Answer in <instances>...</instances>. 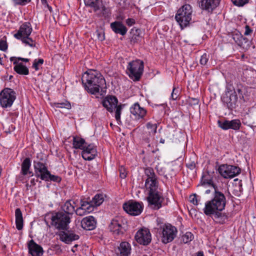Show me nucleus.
<instances>
[{"instance_id": "obj_1", "label": "nucleus", "mask_w": 256, "mask_h": 256, "mask_svg": "<svg viewBox=\"0 0 256 256\" xmlns=\"http://www.w3.org/2000/svg\"><path fill=\"white\" fill-rule=\"evenodd\" d=\"M226 205V198L222 192H216L212 198L206 201L203 209L204 214L206 216H212L213 220L220 224H224L228 220L226 213L222 212Z\"/></svg>"}, {"instance_id": "obj_2", "label": "nucleus", "mask_w": 256, "mask_h": 256, "mask_svg": "<svg viewBox=\"0 0 256 256\" xmlns=\"http://www.w3.org/2000/svg\"><path fill=\"white\" fill-rule=\"evenodd\" d=\"M82 83L85 90L92 94L100 92V89L106 88V82L103 76L98 71L90 70L82 75Z\"/></svg>"}, {"instance_id": "obj_3", "label": "nucleus", "mask_w": 256, "mask_h": 256, "mask_svg": "<svg viewBox=\"0 0 256 256\" xmlns=\"http://www.w3.org/2000/svg\"><path fill=\"white\" fill-rule=\"evenodd\" d=\"M192 7L189 4H184L177 10L174 18L181 29L189 25L192 20Z\"/></svg>"}, {"instance_id": "obj_4", "label": "nucleus", "mask_w": 256, "mask_h": 256, "mask_svg": "<svg viewBox=\"0 0 256 256\" xmlns=\"http://www.w3.org/2000/svg\"><path fill=\"white\" fill-rule=\"evenodd\" d=\"M71 218L64 212H55L51 218V225L58 230H68Z\"/></svg>"}, {"instance_id": "obj_5", "label": "nucleus", "mask_w": 256, "mask_h": 256, "mask_svg": "<svg viewBox=\"0 0 256 256\" xmlns=\"http://www.w3.org/2000/svg\"><path fill=\"white\" fill-rule=\"evenodd\" d=\"M118 100L117 98L114 96H106L102 100V104L108 112H112L114 108H116L115 112V118L119 124L120 122V114L122 110L121 104L118 105Z\"/></svg>"}, {"instance_id": "obj_6", "label": "nucleus", "mask_w": 256, "mask_h": 256, "mask_svg": "<svg viewBox=\"0 0 256 256\" xmlns=\"http://www.w3.org/2000/svg\"><path fill=\"white\" fill-rule=\"evenodd\" d=\"M144 62L140 60H132L128 63L127 73L129 76L134 81L140 80L144 70Z\"/></svg>"}, {"instance_id": "obj_7", "label": "nucleus", "mask_w": 256, "mask_h": 256, "mask_svg": "<svg viewBox=\"0 0 256 256\" xmlns=\"http://www.w3.org/2000/svg\"><path fill=\"white\" fill-rule=\"evenodd\" d=\"M126 222L122 217L116 216L112 220L108 226L109 230L116 236L122 235L126 231Z\"/></svg>"}, {"instance_id": "obj_8", "label": "nucleus", "mask_w": 256, "mask_h": 256, "mask_svg": "<svg viewBox=\"0 0 256 256\" xmlns=\"http://www.w3.org/2000/svg\"><path fill=\"white\" fill-rule=\"evenodd\" d=\"M16 98V93L12 88H4L0 92V105L3 108L12 106Z\"/></svg>"}, {"instance_id": "obj_9", "label": "nucleus", "mask_w": 256, "mask_h": 256, "mask_svg": "<svg viewBox=\"0 0 256 256\" xmlns=\"http://www.w3.org/2000/svg\"><path fill=\"white\" fill-rule=\"evenodd\" d=\"M146 200L150 208L154 210H158L162 208L164 198L162 194L158 191L148 193Z\"/></svg>"}, {"instance_id": "obj_10", "label": "nucleus", "mask_w": 256, "mask_h": 256, "mask_svg": "<svg viewBox=\"0 0 256 256\" xmlns=\"http://www.w3.org/2000/svg\"><path fill=\"white\" fill-rule=\"evenodd\" d=\"M218 170L220 174L225 178H232L238 176L241 172L238 166L228 164L220 166Z\"/></svg>"}, {"instance_id": "obj_11", "label": "nucleus", "mask_w": 256, "mask_h": 256, "mask_svg": "<svg viewBox=\"0 0 256 256\" xmlns=\"http://www.w3.org/2000/svg\"><path fill=\"white\" fill-rule=\"evenodd\" d=\"M238 97L237 94L232 90H228L222 95V100L226 108L230 110H233L238 105Z\"/></svg>"}, {"instance_id": "obj_12", "label": "nucleus", "mask_w": 256, "mask_h": 256, "mask_svg": "<svg viewBox=\"0 0 256 256\" xmlns=\"http://www.w3.org/2000/svg\"><path fill=\"white\" fill-rule=\"evenodd\" d=\"M176 227L170 224L164 225L162 232V242L164 244L171 242L176 236Z\"/></svg>"}, {"instance_id": "obj_13", "label": "nucleus", "mask_w": 256, "mask_h": 256, "mask_svg": "<svg viewBox=\"0 0 256 256\" xmlns=\"http://www.w3.org/2000/svg\"><path fill=\"white\" fill-rule=\"evenodd\" d=\"M123 208L130 215L138 216L142 212L143 206L142 203L132 201L124 203Z\"/></svg>"}, {"instance_id": "obj_14", "label": "nucleus", "mask_w": 256, "mask_h": 256, "mask_svg": "<svg viewBox=\"0 0 256 256\" xmlns=\"http://www.w3.org/2000/svg\"><path fill=\"white\" fill-rule=\"evenodd\" d=\"M218 124L219 127L224 130L232 129L238 130L241 126V122L239 120L235 119L232 120H218Z\"/></svg>"}, {"instance_id": "obj_15", "label": "nucleus", "mask_w": 256, "mask_h": 256, "mask_svg": "<svg viewBox=\"0 0 256 256\" xmlns=\"http://www.w3.org/2000/svg\"><path fill=\"white\" fill-rule=\"evenodd\" d=\"M214 172L206 171L203 173L202 176L200 184L201 185L204 186L206 184L211 186H212L214 192L213 194V197L216 195V192H220L217 186L213 182V174Z\"/></svg>"}, {"instance_id": "obj_16", "label": "nucleus", "mask_w": 256, "mask_h": 256, "mask_svg": "<svg viewBox=\"0 0 256 256\" xmlns=\"http://www.w3.org/2000/svg\"><path fill=\"white\" fill-rule=\"evenodd\" d=\"M35 176L40 178L42 180H46V175L48 174V170L46 164L38 161L34 162Z\"/></svg>"}, {"instance_id": "obj_17", "label": "nucleus", "mask_w": 256, "mask_h": 256, "mask_svg": "<svg viewBox=\"0 0 256 256\" xmlns=\"http://www.w3.org/2000/svg\"><path fill=\"white\" fill-rule=\"evenodd\" d=\"M135 239L138 243L146 246L151 242V234L148 230L142 229L136 233Z\"/></svg>"}, {"instance_id": "obj_18", "label": "nucleus", "mask_w": 256, "mask_h": 256, "mask_svg": "<svg viewBox=\"0 0 256 256\" xmlns=\"http://www.w3.org/2000/svg\"><path fill=\"white\" fill-rule=\"evenodd\" d=\"M220 0H202L198 2L200 8L208 12H212L220 4Z\"/></svg>"}, {"instance_id": "obj_19", "label": "nucleus", "mask_w": 256, "mask_h": 256, "mask_svg": "<svg viewBox=\"0 0 256 256\" xmlns=\"http://www.w3.org/2000/svg\"><path fill=\"white\" fill-rule=\"evenodd\" d=\"M82 150V156L84 159L88 160H93L97 154L96 147L92 144H88V143Z\"/></svg>"}, {"instance_id": "obj_20", "label": "nucleus", "mask_w": 256, "mask_h": 256, "mask_svg": "<svg viewBox=\"0 0 256 256\" xmlns=\"http://www.w3.org/2000/svg\"><path fill=\"white\" fill-rule=\"evenodd\" d=\"M32 30L30 24L26 22L20 26L18 32L14 34V37L16 39H20L24 37L29 36Z\"/></svg>"}, {"instance_id": "obj_21", "label": "nucleus", "mask_w": 256, "mask_h": 256, "mask_svg": "<svg viewBox=\"0 0 256 256\" xmlns=\"http://www.w3.org/2000/svg\"><path fill=\"white\" fill-rule=\"evenodd\" d=\"M60 240L65 244H70L72 241L78 240L80 236L71 231H62L59 233Z\"/></svg>"}, {"instance_id": "obj_22", "label": "nucleus", "mask_w": 256, "mask_h": 256, "mask_svg": "<svg viewBox=\"0 0 256 256\" xmlns=\"http://www.w3.org/2000/svg\"><path fill=\"white\" fill-rule=\"evenodd\" d=\"M28 252L32 256H42L44 253L42 248L37 244L33 240H31L28 244Z\"/></svg>"}, {"instance_id": "obj_23", "label": "nucleus", "mask_w": 256, "mask_h": 256, "mask_svg": "<svg viewBox=\"0 0 256 256\" xmlns=\"http://www.w3.org/2000/svg\"><path fill=\"white\" fill-rule=\"evenodd\" d=\"M75 202L72 200H68L62 206L61 209L62 211L60 212H64L66 214V216H68L70 218H72V216L75 212Z\"/></svg>"}, {"instance_id": "obj_24", "label": "nucleus", "mask_w": 256, "mask_h": 256, "mask_svg": "<svg viewBox=\"0 0 256 256\" xmlns=\"http://www.w3.org/2000/svg\"><path fill=\"white\" fill-rule=\"evenodd\" d=\"M130 113L135 116L136 118H143L146 113V110L141 107L138 102L134 104L130 108Z\"/></svg>"}, {"instance_id": "obj_25", "label": "nucleus", "mask_w": 256, "mask_h": 256, "mask_svg": "<svg viewBox=\"0 0 256 256\" xmlns=\"http://www.w3.org/2000/svg\"><path fill=\"white\" fill-rule=\"evenodd\" d=\"M84 1L85 5L92 8L94 12L102 10V14H104L106 8L100 0H84Z\"/></svg>"}, {"instance_id": "obj_26", "label": "nucleus", "mask_w": 256, "mask_h": 256, "mask_svg": "<svg viewBox=\"0 0 256 256\" xmlns=\"http://www.w3.org/2000/svg\"><path fill=\"white\" fill-rule=\"evenodd\" d=\"M96 221L92 216L84 218L81 221L82 227L86 230H92L96 226Z\"/></svg>"}, {"instance_id": "obj_27", "label": "nucleus", "mask_w": 256, "mask_h": 256, "mask_svg": "<svg viewBox=\"0 0 256 256\" xmlns=\"http://www.w3.org/2000/svg\"><path fill=\"white\" fill-rule=\"evenodd\" d=\"M110 28L116 34L124 36L126 34L128 29L121 22L115 21L110 24Z\"/></svg>"}, {"instance_id": "obj_28", "label": "nucleus", "mask_w": 256, "mask_h": 256, "mask_svg": "<svg viewBox=\"0 0 256 256\" xmlns=\"http://www.w3.org/2000/svg\"><path fill=\"white\" fill-rule=\"evenodd\" d=\"M145 186L148 191V193L158 192L157 178L150 179V178H147L145 182Z\"/></svg>"}, {"instance_id": "obj_29", "label": "nucleus", "mask_w": 256, "mask_h": 256, "mask_svg": "<svg viewBox=\"0 0 256 256\" xmlns=\"http://www.w3.org/2000/svg\"><path fill=\"white\" fill-rule=\"evenodd\" d=\"M31 166V160L29 158H26L22 164L21 174L24 176L30 174L33 176V172L30 171V168Z\"/></svg>"}, {"instance_id": "obj_30", "label": "nucleus", "mask_w": 256, "mask_h": 256, "mask_svg": "<svg viewBox=\"0 0 256 256\" xmlns=\"http://www.w3.org/2000/svg\"><path fill=\"white\" fill-rule=\"evenodd\" d=\"M118 250L120 252V256H128L131 250L130 245L126 242H122L118 247Z\"/></svg>"}, {"instance_id": "obj_31", "label": "nucleus", "mask_w": 256, "mask_h": 256, "mask_svg": "<svg viewBox=\"0 0 256 256\" xmlns=\"http://www.w3.org/2000/svg\"><path fill=\"white\" fill-rule=\"evenodd\" d=\"M15 216L16 228L18 230H21L23 228L24 220L20 208H18L16 210Z\"/></svg>"}, {"instance_id": "obj_32", "label": "nucleus", "mask_w": 256, "mask_h": 256, "mask_svg": "<svg viewBox=\"0 0 256 256\" xmlns=\"http://www.w3.org/2000/svg\"><path fill=\"white\" fill-rule=\"evenodd\" d=\"M87 142L86 140L79 136H74L72 140L73 147L75 149L82 150Z\"/></svg>"}, {"instance_id": "obj_33", "label": "nucleus", "mask_w": 256, "mask_h": 256, "mask_svg": "<svg viewBox=\"0 0 256 256\" xmlns=\"http://www.w3.org/2000/svg\"><path fill=\"white\" fill-rule=\"evenodd\" d=\"M14 70L17 74L20 75L26 76L29 74L28 68L22 62L18 64L17 66H14Z\"/></svg>"}, {"instance_id": "obj_34", "label": "nucleus", "mask_w": 256, "mask_h": 256, "mask_svg": "<svg viewBox=\"0 0 256 256\" xmlns=\"http://www.w3.org/2000/svg\"><path fill=\"white\" fill-rule=\"evenodd\" d=\"M229 36L232 38L238 44V45H242V40H244V36L241 34L240 32L235 30L232 32Z\"/></svg>"}, {"instance_id": "obj_35", "label": "nucleus", "mask_w": 256, "mask_h": 256, "mask_svg": "<svg viewBox=\"0 0 256 256\" xmlns=\"http://www.w3.org/2000/svg\"><path fill=\"white\" fill-rule=\"evenodd\" d=\"M140 30L138 29H136L135 30L134 29L132 30L131 33H132V36L130 38V43L132 44H134L140 41L141 37L140 36Z\"/></svg>"}, {"instance_id": "obj_36", "label": "nucleus", "mask_w": 256, "mask_h": 256, "mask_svg": "<svg viewBox=\"0 0 256 256\" xmlns=\"http://www.w3.org/2000/svg\"><path fill=\"white\" fill-rule=\"evenodd\" d=\"M246 90L245 87L243 86L242 84H241L240 82H238L236 84V86L235 88H234L232 92H235L236 94L238 93L239 95V97L240 98L241 97L242 98H244L243 96V92H244Z\"/></svg>"}, {"instance_id": "obj_37", "label": "nucleus", "mask_w": 256, "mask_h": 256, "mask_svg": "<svg viewBox=\"0 0 256 256\" xmlns=\"http://www.w3.org/2000/svg\"><path fill=\"white\" fill-rule=\"evenodd\" d=\"M90 202L96 206H99L104 202V197L102 194H97L92 199Z\"/></svg>"}, {"instance_id": "obj_38", "label": "nucleus", "mask_w": 256, "mask_h": 256, "mask_svg": "<svg viewBox=\"0 0 256 256\" xmlns=\"http://www.w3.org/2000/svg\"><path fill=\"white\" fill-rule=\"evenodd\" d=\"M80 203L82 204H84L85 205V206L84 208V210L86 211V213H89L94 210V208L96 206H94L92 202H90L84 201L82 200H80Z\"/></svg>"}, {"instance_id": "obj_39", "label": "nucleus", "mask_w": 256, "mask_h": 256, "mask_svg": "<svg viewBox=\"0 0 256 256\" xmlns=\"http://www.w3.org/2000/svg\"><path fill=\"white\" fill-rule=\"evenodd\" d=\"M22 43L26 45H28L30 47H34L36 46L35 42L29 36L24 37L22 38H20Z\"/></svg>"}, {"instance_id": "obj_40", "label": "nucleus", "mask_w": 256, "mask_h": 256, "mask_svg": "<svg viewBox=\"0 0 256 256\" xmlns=\"http://www.w3.org/2000/svg\"><path fill=\"white\" fill-rule=\"evenodd\" d=\"M194 239V235L190 232H186L182 237V240L184 244L191 242Z\"/></svg>"}, {"instance_id": "obj_41", "label": "nucleus", "mask_w": 256, "mask_h": 256, "mask_svg": "<svg viewBox=\"0 0 256 256\" xmlns=\"http://www.w3.org/2000/svg\"><path fill=\"white\" fill-rule=\"evenodd\" d=\"M146 128L148 130H150V131L149 132L152 135H154L156 132V130L158 128V124H152L150 122H148L146 124Z\"/></svg>"}, {"instance_id": "obj_42", "label": "nucleus", "mask_w": 256, "mask_h": 256, "mask_svg": "<svg viewBox=\"0 0 256 256\" xmlns=\"http://www.w3.org/2000/svg\"><path fill=\"white\" fill-rule=\"evenodd\" d=\"M54 106L56 108H65L68 110L71 108V104L70 102L68 101L62 102H55Z\"/></svg>"}, {"instance_id": "obj_43", "label": "nucleus", "mask_w": 256, "mask_h": 256, "mask_svg": "<svg viewBox=\"0 0 256 256\" xmlns=\"http://www.w3.org/2000/svg\"><path fill=\"white\" fill-rule=\"evenodd\" d=\"M46 180H44L46 181H53L55 182H59L61 181V178L58 176L52 174L50 172H48V174L46 175Z\"/></svg>"}, {"instance_id": "obj_44", "label": "nucleus", "mask_w": 256, "mask_h": 256, "mask_svg": "<svg viewBox=\"0 0 256 256\" xmlns=\"http://www.w3.org/2000/svg\"><path fill=\"white\" fill-rule=\"evenodd\" d=\"M144 173L147 176V178H150V179L156 178L154 171L153 169L152 168H146L144 170Z\"/></svg>"}, {"instance_id": "obj_45", "label": "nucleus", "mask_w": 256, "mask_h": 256, "mask_svg": "<svg viewBox=\"0 0 256 256\" xmlns=\"http://www.w3.org/2000/svg\"><path fill=\"white\" fill-rule=\"evenodd\" d=\"M85 206V205L84 204H80V206L75 208L74 212L78 216H82L86 214V211L84 210V208Z\"/></svg>"}, {"instance_id": "obj_46", "label": "nucleus", "mask_w": 256, "mask_h": 256, "mask_svg": "<svg viewBox=\"0 0 256 256\" xmlns=\"http://www.w3.org/2000/svg\"><path fill=\"white\" fill-rule=\"evenodd\" d=\"M44 63V60L42 58H40L38 60L36 59L32 64V68L35 69L36 70H39L38 66L40 65H42Z\"/></svg>"}, {"instance_id": "obj_47", "label": "nucleus", "mask_w": 256, "mask_h": 256, "mask_svg": "<svg viewBox=\"0 0 256 256\" xmlns=\"http://www.w3.org/2000/svg\"><path fill=\"white\" fill-rule=\"evenodd\" d=\"M209 59V56L206 54L204 53L203 54L200 58V62L202 66H205L206 64Z\"/></svg>"}, {"instance_id": "obj_48", "label": "nucleus", "mask_w": 256, "mask_h": 256, "mask_svg": "<svg viewBox=\"0 0 256 256\" xmlns=\"http://www.w3.org/2000/svg\"><path fill=\"white\" fill-rule=\"evenodd\" d=\"M234 5L242 6L248 2V0H231Z\"/></svg>"}, {"instance_id": "obj_49", "label": "nucleus", "mask_w": 256, "mask_h": 256, "mask_svg": "<svg viewBox=\"0 0 256 256\" xmlns=\"http://www.w3.org/2000/svg\"><path fill=\"white\" fill-rule=\"evenodd\" d=\"M180 92L178 88L174 87L171 94V98L172 100H176L179 96Z\"/></svg>"}, {"instance_id": "obj_50", "label": "nucleus", "mask_w": 256, "mask_h": 256, "mask_svg": "<svg viewBox=\"0 0 256 256\" xmlns=\"http://www.w3.org/2000/svg\"><path fill=\"white\" fill-rule=\"evenodd\" d=\"M96 34L98 38L100 41H103L104 40V39H105L104 32L103 30H97L96 32Z\"/></svg>"}, {"instance_id": "obj_51", "label": "nucleus", "mask_w": 256, "mask_h": 256, "mask_svg": "<svg viewBox=\"0 0 256 256\" xmlns=\"http://www.w3.org/2000/svg\"><path fill=\"white\" fill-rule=\"evenodd\" d=\"M244 40H242V45H238V46L244 49L247 50L250 48V42L248 39L244 37Z\"/></svg>"}, {"instance_id": "obj_52", "label": "nucleus", "mask_w": 256, "mask_h": 256, "mask_svg": "<svg viewBox=\"0 0 256 256\" xmlns=\"http://www.w3.org/2000/svg\"><path fill=\"white\" fill-rule=\"evenodd\" d=\"M189 198L191 203L196 206L198 204V200L197 198V195L196 194H194L190 195Z\"/></svg>"}, {"instance_id": "obj_53", "label": "nucleus", "mask_w": 256, "mask_h": 256, "mask_svg": "<svg viewBox=\"0 0 256 256\" xmlns=\"http://www.w3.org/2000/svg\"><path fill=\"white\" fill-rule=\"evenodd\" d=\"M119 172H120V176L122 178H124L126 177L127 173H126V170L124 167L121 166L119 168Z\"/></svg>"}, {"instance_id": "obj_54", "label": "nucleus", "mask_w": 256, "mask_h": 256, "mask_svg": "<svg viewBox=\"0 0 256 256\" xmlns=\"http://www.w3.org/2000/svg\"><path fill=\"white\" fill-rule=\"evenodd\" d=\"M8 48V45L6 41L0 40V50L5 51Z\"/></svg>"}, {"instance_id": "obj_55", "label": "nucleus", "mask_w": 256, "mask_h": 256, "mask_svg": "<svg viewBox=\"0 0 256 256\" xmlns=\"http://www.w3.org/2000/svg\"><path fill=\"white\" fill-rule=\"evenodd\" d=\"M31 0H13L16 4L20 5H25Z\"/></svg>"}, {"instance_id": "obj_56", "label": "nucleus", "mask_w": 256, "mask_h": 256, "mask_svg": "<svg viewBox=\"0 0 256 256\" xmlns=\"http://www.w3.org/2000/svg\"><path fill=\"white\" fill-rule=\"evenodd\" d=\"M186 166L189 169L192 170L196 168L194 162H188L186 164Z\"/></svg>"}, {"instance_id": "obj_57", "label": "nucleus", "mask_w": 256, "mask_h": 256, "mask_svg": "<svg viewBox=\"0 0 256 256\" xmlns=\"http://www.w3.org/2000/svg\"><path fill=\"white\" fill-rule=\"evenodd\" d=\"M189 102L191 105H198L199 102V100L196 98H190L189 100Z\"/></svg>"}, {"instance_id": "obj_58", "label": "nucleus", "mask_w": 256, "mask_h": 256, "mask_svg": "<svg viewBox=\"0 0 256 256\" xmlns=\"http://www.w3.org/2000/svg\"><path fill=\"white\" fill-rule=\"evenodd\" d=\"M252 32V30L250 28V27L248 26H245V32H244V35L248 36L250 35Z\"/></svg>"}, {"instance_id": "obj_59", "label": "nucleus", "mask_w": 256, "mask_h": 256, "mask_svg": "<svg viewBox=\"0 0 256 256\" xmlns=\"http://www.w3.org/2000/svg\"><path fill=\"white\" fill-rule=\"evenodd\" d=\"M126 24L128 26H130L135 24V20L133 18H128L126 20Z\"/></svg>"}, {"instance_id": "obj_60", "label": "nucleus", "mask_w": 256, "mask_h": 256, "mask_svg": "<svg viewBox=\"0 0 256 256\" xmlns=\"http://www.w3.org/2000/svg\"><path fill=\"white\" fill-rule=\"evenodd\" d=\"M10 62H14V66H17L18 64L20 63L18 62L20 60H18V57L12 56L10 58Z\"/></svg>"}, {"instance_id": "obj_61", "label": "nucleus", "mask_w": 256, "mask_h": 256, "mask_svg": "<svg viewBox=\"0 0 256 256\" xmlns=\"http://www.w3.org/2000/svg\"><path fill=\"white\" fill-rule=\"evenodd\" d=\"M18 60H20L23 62H27L30 61V59L26 58H22L21 57H18Z\"/></svg>"}, {"instance_id": "obj_62", "label": "nucleus", "mask_w": 256, "mask_h": 256, "mask_svg": "<svg viewBox=\"0 0 256 256\" xmlns=\"http://www.w3.org/2000/svg\"><path fill=\"white\" fill-rule=\"evenodd\" d=\"M196 256H204V252L202 251L198 252L196 254Z\"/></svg>"}, {"instance_id": "obj_63", "label": "nucleus", "mask_w": 256, "mask_h": 256, "mask_svg": "<svg viewBox=\"0 0 256 256\" xmlns=\"http://www.w3.org/2000/svg\"><path fill=\"white\" fill-rule=\"evenodd\" d=\"M30 184H32V185H35L36 183H35V181H34V178L31 180Z\"/></svg>"}, {"instance_id": "obj_64", "label": "nucleus", "mask_w": 256, "mask_h": 256, "mask_svg": "<svg viewBox=\"0 0 256 256\" xmlns=\"http://www.w3.org/2000/svg\"><path fill=\"white\" fill-rule=\"evenodd\" d=\"M211 190L210 189L206 190H205L204 194H208L210 192Z\"/></svg>"}]
</instances>
